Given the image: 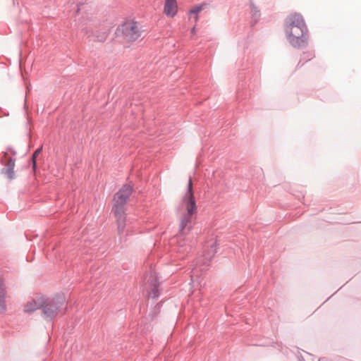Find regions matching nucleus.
Instances as JSON below:
<instances>
[{"label": "nucleus", "instance_id": "obj_1", "mask_svg": "<svg viewBox=\"0 0 361 361\" xmlns=\"http://www.w3.org/2000/svg\"><path fill=\"white\" fill-rule=\"evenodd\" d=\"M133 192V187L129 183L124 184L114 195L112 212L116 219L118 234L120 240L128 235L126 229V204Z\"/></svg>", "mask_w": 361, "mask_h": 361}, {"label": "nucleus", "instance_id": "obj_2", "mask_svg": "<svg viewBox=\"0 0 361 361\" xmlns=\"http://www.w3.org/2000/svg\"><path fill=\"white\" fill-rule=\"evenodd\" d=\"M181 207L185 209L180 218L179 232L181 236L185 235L192 228L195 214L197 213L196 201L192 190V182L189 179L188 189L182 199Z\"/></svg>", "mask_w": 361, "mask_h": 361}, {"label": "nucleus", "instance_id": "obj_3", "mask_svg": "<svg viewBox=\"0 0 361 361\" xmlns=\"http://www.w3.org/2000/svg\"><path fill=\"white\" fill-rule=\"evenodd\" d=\"M42 317L48 322L52 321L59 313L63 314L66 308V298L62 294L52 298L42 296Z\"/></svg>", "mask_w": 361, "mask_h": 361}, {"label": "nucleus", "instance_id": "obj_4", "mask_svg": "<svg viewBox=\"0 0 361 361\" xmlns=\"http://www.w3.org/2000/svg\"><path fill=\"white\" fill-rule=\"evenodd\" d=\"M288 39L291 45L295 48H303L307 44L308 30L306 25L302 26L292 25L290 29H286Z\"/></svg>", "mask_w": 361, "mask_h": 361}, {"label": "nucleus", "instance_id": "obj_5", "mask_svg": "<svg viewBox=\"0 0 361 361\" xmlns=\"http://www.w3.org/2000/svg\"><path fill=\"white\" fill-rule=\"evenodd\" d=\"M120 30H121L125 39L130 42L136 40L141 35V31L135 21L123 23L121 28L117 29V31Z\"/></svg>", "mask_w": 361, "mask_h": 361}, {"label": "nucleus", "instance_id": "obj_6", "mask_svg": "<svg viewBox=\"0 0 361 361\" xmlns=\"http://www.w3.org/2000/svg\"><path fill=\"white\" fill-rule=\"evenodd\" d=\"M8 156V152H4L3 153V157L1 158V163L2 164H5L6 168H3L1 169V173L7 176L8 178L12 180L15 177L14 173V167L16 159L14 158H9L6 163L4 162V159H6Z\"/></svg>", "mask_w": 361, "mask_h": 361}, {"label": "nucleus", "instance_id": "obj_7", "mask_svg": "<svg viewBox=\"0 0 361 361\" xmlns=\"http://www.w3.org/2000/svg\"><path fill=\"white\" fill-rule=\"evenodd\" d=\"M148 283L151 288L149 293V297L153 299L157 298L160 295L159 287L161 282L159 281L158 276L155 271H151Z\"/></svg>", "mask_w": 361, "mask_h": 361}, {"label": "nucleus", "instance_id": "obj_8", "mask_svg": "<svg viewBox=\"0 0 361 361\" xmlns=\"http://www.w3.org/2000/svg\"><path fill=\"white\" fill-rule=\"evenodd\" d=\"M292 25L302 26L305 27V23L302 16L300 13H294L287 17L286 20V29H290Z\"/></svg>", "mask_w": 361, "mask_h": 361}, {"label": "nucleus", "instance_id": "obj_9", "mask_svg": "<svg viewBox=\"0 0 361 361\" xmlns=\"http://www.w3.org/2000/svg\"><path fill=\"white\" fill-rule=\"evenodd\" d=\"M85 33L87 35V38H89L90 40L103 42L108 36L109 30L105 28L102 30H97L95 32H92L91 34H89V30H86Z\"/></svg>", "mask_w": 361, "mask_h": 361}, {"label": "nucleus", "instance_id": "obj_10", "mask_svg": "<svg viewBox=\"0 0 361 361\" xmlns=\"http://www.w3.org/2000/svg\"><path fill=\"white\" fill-rule=\"evenodd\" d=\"M42 296L37 297L30 302H27L24 306V311L27 313H32L37 310H42Z\"/></svg>", "mask_w": 361, "mask_h": 361}, {"label": "nucleus", "instance_id": "obj_11", "mask_svg": "<svg viewBox=\"0 0 361 361\" xmlns=\"http://www.w3.org/2000/svg\"><path fill=\"white\" fill-rule=\"evenodd\" d=\"M6 285L4 283V279L1 275H0V313H4L6 311Z\"/></svg>", "mask_w": 361, "mask_h": 361}, {"label": "nucleus", "instance_id": "obj_12", "mask_svg": "<svg viewBox=\"0 0 361 361\" xmlns=\"http://www.w3.org/2000/svg\"><path fill=\"white\" fill-rule=\"evenodd\" d=\"M176 12V0H166L164 5V13L166 15L173 16Z\"/></svg>", "mask_w": 361, "mask_h": 361}, {"label": "nucleus", "instance_id": "obj_13", "mask_svg": "<svg viewBox=\"0 0 361 361\" xmlns=\"http://www.w3.org/2000/svg\"><path fill=\"white\" fill-rule=\"evenodd\" d=\"M204 257L205 259L209 261L215 255L216 252V243L212 242L207 248L204 250Z\"/></svg>", "mask_w": 361, "mask_h": 361}, {"label": "nucleus", "instance_id": "obj_14", "mask_svg": "<svg viewBox=\"0 0 361 361\" xmlns=\"http://www.w3.org/2000/svg\"><path fill=\"white\" fill-rule=\"evenodd\" d=\"M250 10L252 14L251 25L254 26L260 16L259 10L252 2H250Z\"/></svg>", "mask_w": 361, "mask_h": 361}, {"label": "nucleus", "instance_id": "obj_15", "mask_svg": "<svg viewBox=\"0 0 361 361\" xmlns=\"http://www.w3.org/2000/svg\"><path fill=\"white\" fill-rule=\"evenodd\" d=\"M202 7H203V5L201 4V5H198V6H195L192 9H191L190 11V14L192 16V15H195V20H197V18H198V16H197V13L202 11Z\"/></svg>", "mask_w": 361, "mask_h": 361}, {"label": "nucleus", "instance_id": "obj_16", "mask_svg": "<svg viewBox=\"0 0 361 361\" xmlns=\"http://www.w3.org/2000/svg\"><path fill=\"white\" fill-rule=\"evenodd\" d=\"M42 149H43V147H42V146H41V147H39V148H37V149L34 152V153L32 154V157H31V159H36V160H37V156H38V155L42 152Z\"/></svg>", "mask_w": 361, "mask_h": 361}, {"label": "nucleus", "instance_id": "obj_17", "mask_svg": "<svg viewBox=\"0 0 361 361\" xmlns=\"http://www.w3.org/2000/svg\"><path fill=\"white\" fill-rule=\"evenodd\" d=\"M32 170L35 171L37 169V161L36 159H31Z\"/></svg>", "mask_w": 361, "mask_h": 361}, {"label": "nucleus", "instance_id": "obj_18", "mask_svg": "<svg viewBox=\"0 0 361 361\" xmlns=\"http://www.w3.org/2000/svg\"><path fill=\"white\" fill-rule=\"evenodd\" d=\"M7 150L10 151L13 154V155H16V152L13 149H12L11 147H8Z\"/></svg>", "mask_w": 361, "mask_h": 361}, {"label": "nucleus", "instance_id": "obj_19", "mask_svg": "<svg viewBox=\"0 0 361 361\" xmlns=\"http://www.w3.org/2000/svg\"><path fill=\"white\" fill-rule=\"evenodd\" d=\"M300 361H305V360L301 357L299 358Z\"/></svg>", "mask_w": 361, "mask_h": 361}, {"label": "nucleus", "instance_id": "obj_20", "mask_svg": "<svg viewBox=\"0 0 361 361\" xmlns=\"http://www.w3.org/2000/svg\"><path fill=\"white\" fill-rule=\"evenodd\" d=\"M194 274H195V271H192V275H191V277H193Z\"/></svg>", "mask_w": 361, "mask_h": 361}]
</instances>
